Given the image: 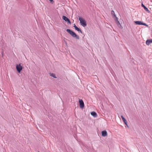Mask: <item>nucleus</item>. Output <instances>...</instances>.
<instances>
[{
    "label": "nucleus",
    "instance_id": "obj_1",
    "mask_svg": "<svg viewBox=\"0 0 152 152\" xmlns=\"http://www.w3.org/2000/svg\"><path fill=\"white\" fill-rule=\"evenodd\" d=\"M66 31L73 37H75L77 39H79V36L77 35L73 31H71L69 29H67Z\"/></svg>",
    "mask_w": 152,
    "mask_h": 152
},
{
    "label": "nucleus",
    "instance_id": "obj_2",
    "mask_svg": "<svg viewBox=\"0 0 152 152\" xmlns=\"http://www.w3.org/2000/svg\"><path fill=\"white\" fill-rule=\"evenodd\" d=\"M79 20L80 21L81 25L83 27H85L86 26V23L85 20L83 18L80 17Z\"/></svg>",
    "mask_w": 152,
    "mask_h": 152
},
{
    "label": "nucleus",
    "instance_id": "obj_3",
    "mask_svg": "<svg viewBox=\"0 0 152 152\" xmlns=\"http://www.w3.org/2000/svg\"><path fill=\"white\" fill-rule=\"evenodd\" d=\"M16 69L18 72L20 73L23 69L22 66L21 65V64L16 65Z\"/></svg>",
    "mask_w": 152,
    "mask_h": 152
},
{
    "label": "nucleus",
    "instance_id": "obj_4",
    "mask_svg": "<svg viewBox=\"0 0 152 152\" xmlns=\"http://www.w3.org/2000/svg\"><path fill=\"white\" fill-rule=\"evenodd\" d=\"M79 103L80 104V107L81 108H83L84 107V104L83 100L81 99H79Z\"/></svg>",
    "mask_w": 152,
    "mask_h": 152
},
{
    "label": "nucleus",
    "instance_id": "obj_5",
    "mask_svg": "<svg viewBox=\"0 0 152 152\" xmlns=\"http://www.w3.org/2000/svg\"><path fill=\"white\" fill-rule=\"evenodd\" d=\"M62 19L65 21H67L70 24L71 22L69 19L67 18L66 16H63L62 17Z\"/></svg>",
    "mask_w": 152,
    "mask_h": 152
},
{
    "label": "nucleus",
    "instance_id": "obj_6",
    "mask_svg": "<svg viewBox=\"0 0 152 152\" xmlns=\"http://www.w3.org/2000/svg\"><path fill=\"white\" fill-rule=\"evenodd\" d=\"M107 131L105 130L102 132V135L103 137H106L107 136Z\"/></svg>",
    "mask_w": 152,
    "mask_h": 152
},
{
    "label": "nucleus",
    "instance_id": "obj_7",
    "mask_svg": "<svg viewBox=\"0 0 152 152\" xmlns=\"http://www.w3.org/2000/svg\"><path fill=\"white\" fill-rule=\"evenodd\" d=\"M121 117L123 121H124V123H125V124L128 127V125H127V121H126V119L124 118V117H123V115H121Z\"/></svg>",
    "mask_w": 152,
    "mask_h": 152
},
{
    "label": "nucleus",
    "instance_id": "obj_8",
    "mask_svg": "<svg viewBox=\"0 0 152 152\" xmlns=\"http://www.w3.org/2000/svg\"><path fill=\"white\" fill-rule=\"evenodd\" d=\"M141 6L144 8V10H145L147 12H148V13H149V12H150V11H149V10L148 9L147 7H145V6L144 5V4H143L142 3V4H141Z\"/></svg>",
    "mask_w": 152,
    "mask_h": 152
},
{
    "label": "nucleus",
    "instance_id": "obj_9",
    "mask_svg": "<svg viewBox=\"0 0 152 152\" xmlns=\"http://www.w3.org/2000/svg\"><path fill=\"white\" fill-rule=\"evenodd\" d=\"M91 115L94 117H96L97 116L96 113L95 112H92L91 113Z\"/></svg>",
    "mask_w": 152,
    "mask_h": 152
},
{
    "label": "nucleus",
    "instance_id": "obj_10",
    "mask_svg": "<svg viewBox=\"0 0 152 152\" xmlns=\"http://www.w3.org/2000/svg\"><path fill=\"white\" fill-rule=\"evenodd\" d=\"M151 43H152V39L147 40L146 42V44L147 45H149Z\"/></svg>",
    "mask_w": 152,
    "mask_h": 152
},
{
    "label": "nucleus",
    "instance_id": "obj_11",
    "mask_svg": "<svg viewBox=\"0 0 152 152\" xmlns=\"http://www.w3.org/2000/svg\"><path fill=\"white\" fill-rule=\"evenodd\" d=\"M137 25H141L142 24V22L140 21H136L134 22Z\"/></svg>",
    "mask_w": 152,
    "mask_h": 152
},
{
    "label": "nucleus",
    "instance_id": "obj_12",
    "mask_svg": "<svg viewBox=\"0 0 152 152\" xmlns=\"http://www.w3.org/2000/svg\"><path fill=\"white\" fill-rule=\"evenodd\" d=\"M50 75L51 76H52L53 77L55 78H56V75H55L54 74V73H50Z\"/></svg>",
    "mask_w": 152,
    "mask_h": 152
},
{
    "label": "nucleus",
    "instance_id": "obj_13",
    "mask_svg": "<svg viewBox=\"0 0 152 152\" xmlns=\"http://www.w3.org/2000/svg\"><path fill=\"white\" fill-rule=\"evenodd\" d=\"M75 29L78 31H80V32L81 33V30L80 29V28H78L77 27H76L75 28Z\"/></svg>",
    "mask_w": 152,
    "mask_h": 152
},
{
    "label": "nucleus",
    "instance_id": "obj_14",
    "mask_svg": "<svg viewBox=\"0 0 152 152\" xmlns=\"http://www.w3.org/2000/svg\"><path fill=\"white\" fill-rule=\"evenodd\" d=\"M111 14H112V15H113V16H114L116 17L115 13L113 10H112L111 11Z\"/></svg>",
    "mask_w": 152,
    "mask_h": 152
},
{
    "label": "nucleus",
    "instance_id": "obj_15",
    "mask_svg": "<svg viewBox=\"0 0 152 152\" xmlns=\"http://www.w3.org/2000/svg\"><path fill=\"white\" fill-rule=\"evenodd\" d=\"M142 24H141L142 25H143L144 26H147V25L145 23H143L142 22Z\"/></svg>",
    "mask_w": 152,
    "mask_h": 152
},
{
    "label": "nucleus",
    "instance_id": "obj_16",
    "mask_svg": "<svg viewBox=\"0 0 152 152\" xmlns=\"http://www.w3.org/2000/svg\"><path fill=\"white\" fill-rule=\"evenodd\" d=\"M74 27L75 28L76 27H77V26L75 24L74 26Z\"/></svg>",
    "mask_w": 152,
    "mask_h": 152
},
{
    "label": "nucleus",
    "instance_id": "obj_17",
    "mask_svg": "<svg viewBox=\"0 0 152 152\" xmlns=\"http://www.w3.org/2000/svg\"><path fill=\"white\" fill-rule=\"evenodd\" d=\"M49 0L51 2L52 1H53V0Z\"/></svg>",
    "mask_w": 152,
    "mask_h": 152
},
{
    "label": "nucleus",
    "instance_id": "obj_18",
    "mask_svg": "<svg viewBox=\"0 0 152 152\" xmlns=\"http://www.w3.org/2000/svg\"><path fill=\"white\" fill-rule=\"evenodd\" d=\"M118 24H120V23H119V21H118Z\"/></svg>",
    "mask_w": 152,
    "mask_h": 152
}]
</instances>
